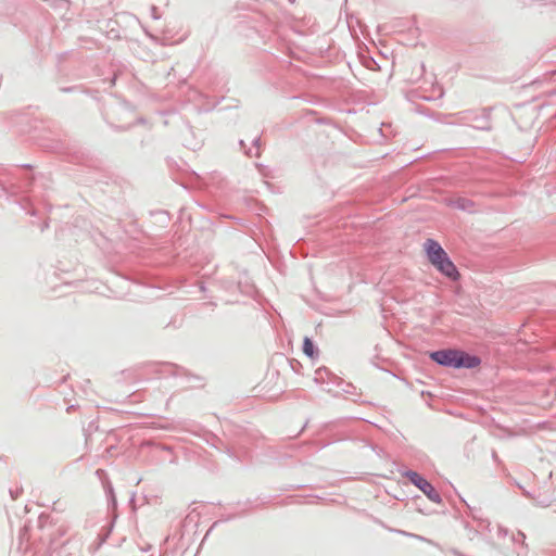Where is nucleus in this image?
I'll return each mask as SVG.
<instances>
[{
    "mask_svg": "<svg viewBox=\"0 0 556 556\" xmlns=\"http://www.w3.org/2000/svg\"><path fill=\"white\" fill-rule=\"evenodd\" d=\"M430 357L440 365L454 368H475L480 364L477 356L457 350H441L431 353Z\"/></svg>",
    "mask_w": 556,
    "mask_h": 556,
    "instance_id": "f257e3e1",
    "label": "nucleus"
},
{
    "mask_svg": "<svg viewBox=\"0 0 556 556\" xmlns=\"http://www.w3.org/2000/svg\"><path fill=\"white\" fill-rule=\"evenodd\" d=\"M424 248L431 264L448 278L456 279L458 271L442 247L434 240L428 239Z\"/></svg>",
    "mask_w": 556,
    "mask_h": 556,
    "instance_id": "f03ea898",
    "label": "nucleus"
},
{
    "mask_svg": "<svg viewBox=\"0 0 556 556\" xmlns=\"http://www.w3.org/2000/svg\"><path fill=\"white\" fill-rule=\"evenodd\" d=\"M406 476L408 478V482L414 484L417 488H420V486H431L430 483H428L422 477H420L415 471H409V472L406 473Z\"/></svg>",
    "mask_w": 556,
    "mask_h": 556,
    "instance_id": "7ed1b4c3",
    "label": "nucleus"
},
{
    "mask_svg": "<svg viewBox=\"0 0 556 556\" xmlns=\"http://www.w3.org/2000/svg\"><path fill=\"white\" fill-rule=\"evenodd\" d=\"M303 352L308 356V357H314L315 355V350H314V344L312 342V340L309 338H305L304 339V342H303Z\"/></svg>",
    "mask_w": 556,
    "mask_h": 556,
    "instance_id": "20e7f679",
    "label": "nucleus"
},
{
    "mask_svg": "<svg viewBox=\"0 0 556 556\" xmlns=\"http://www.w3.org/2000/svg\"><path fill=\"white\" fill-rule=\"evenodd\" d=\"M421 490L426 493V495L430 500H432L434 502H439L440 498H439V494L437 492V489H421Z\"/></svg>",
    "mask_w": 556,
    "mask_h": 556,
    "instance_id": "39448f33",
    "label": "nucleus"
},
{
    "mask_svg": "<svg viewBox=\"0 0 556 556\" xmlns=\"http://www.w3.org/2000/svg\"><path fill=\"white\" fill-rule=\"evenodd\" d=\"M467 204H468V202H467L466 200H462V199H459V200L457 201V206H458L459 208H463V210L467 208Z\"/></svg>",
    "mask_w": 556,
    "mask_h": 556,
    "instance_id": "423d86ee",
    "label": "nucleus"
}]
</instances>
